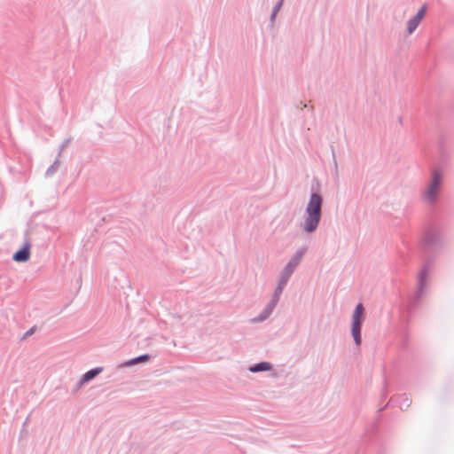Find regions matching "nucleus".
Returning <instances> with one entry per match:
<instances>
[{"instance_id":"obj_6","label":"nucleus","mask_w":454,"mask_h":454,"mask_svg":"<svg viewBox=\"0 0 454 454\" xmlns=\"http://www.w3.org/2000/svg\"><path fill=\"white\" fill-rule=\"evenodd\" d=\"M426 11H427V8L425 5H423L419 11L418 12V13L412 17L411 19H410L407 22V29H408V34L411 35V33H413V31L418 27V26L419 25V23L422 21V20L424 19L425 17V14H426Z\"/></svg>"},{"instance_id":"obj_4","label":"nucleus","mask_w":454,"mask_h":454,"mask_svg":"<svg viewBox=\"0 0 454 454\" xmlns=\"http://www.w3.org/2000/svg\"><path fill=\"white\" fill-rule=\"evenodd\" d=\"M301 256H302V253L301 252L298 253L291 259L289 263L286 266L284 272H283V277L280 280V284L278 286L279 291H281L282 286L286 285L287 278L293 273L294 268L299 264Z\"/></svg>"},{"instance_id":"obj_9","label":"nucleus","mask_w":454,"mask_h":454,"mask_svg":"<svg viewBox=\"0 0 454 454\" xmlns=\"http://www.w3.org/2000/svg\"><path fill=\"white\" fill-rule=\"evenodd\" d=\"M102 371L101 368H95V369H92L89 372H87L84 375H83V378H82V381L83 382H87V381H90V380H92L94 377H96L100 372Z\"/></svg>"},{"instance_id":"obj_5","label":"nucleus","mask_w":454,"mask_h":454,"mask_svg":"<svg viewBox=\"0 0 454 454\" xmlns=\"http://www.w3.org/2000/svg\"><path fill=\"white\" fill-rule=\"evenodd\" d=\"M24 236L25 239L21 248L15 252L12 255V259L15 262H25L28 261V239L27 238L28 236V229L25 231Z\"/></svg>"},{"instance_id":"obj_1","label":"nucleus","mask_w":454,"mask_h":454,"mask_svg":"<svg viewBox=\"0 0 454 454\" xmlns=\"http://www.w3.org/2000/svg\"><path fill=\"white\" fill-rule=\"evenodd\" d=\"M322 197L317 193H312L306 207V219L304 230L307 232H313L321 218Z\"/></svg>"},{"instance_id":"obj_2","label":"nucleus","mask_w":454,"mask_h":454,"mask_svg":"<svg viewBox=\"0 0 454 454\" xmlns=\"http://www.w3.org/2000/svg\"><path fill=\"white\" fill-rule=\"evenodd\" d=\"M442 182V176L440 171L434 170L432 174V179L427 187L425 199L429 202L435 201Z\"/></svg>"},{"instance_id":"obj_3","label":"nucleus","mask_w":454,"mask_h":454,"mask_svg":"<svg viewBox=\"0 0 454 454\" xmlns=\"http://www.w3.org/2000/svg\"><path fill=\"white\" fill-rule=\"evenodd\" d=\"M364 307L362 303H358L355 309L353 314V323H352V335L354 337L355 342L356 345H360L361 343V325L364 319Z\"/></svg>"},{"instance_id":"obj_11","label":"nucleus","mask_w":454,"mask_h":454,"mask_svg":"<svg viewBox=\"0 0 454 454\" xmlns=\"http://www.w3.org/2000/svg\"><path fill=\"white\" fill-rule=\"evenodd\" d=\"M28 338V331L25 332L21 337V340H26Z\"/></svg>"},{"instance_id":"obj_10","label":"nucleus","mask_w":454,"mask_h":454,"mask_svg":"<svg viewBox=\"0 0 454 454\" xmlns=\"http://www.w3.org/2000/svg\"><path fill=\"white\" fill-rule=\"evenodd\" d=\"M147 359H148V356L144 355V356H138V357L135 358L129 364H137V363H140V362L146 361Z\"/></svg>"},{"instance_id":"obj_7","label":"nucleus","mask_w":454,"mask_h":454,"mask_svg":"<svg viewBox=\"0 0 454 454\" xmlns=\"http://www.w3.org/2000/svg\"><path fill=\"white\" fill-rule=\"evenodd\" d=\"M28 422V415L26 417L24 422H23V425H22V428L20 430V439H19V442L21 445H26L27 444V423Z\"/></svg>"},{"instance_id":"obj_8","label":"nucleus","mask_w":454,"mask_h":454,"mask_svg":"<svg viewBox=\"0 0 454 454\" xmlns=\"http://www.w3.org/2000/svg\"><path fill=\"white\" fill-rule=\"evenodd\" d=\"M270 368H271V366L269 363L262 362V363H260V364L254 365V367H251L250 371L253 372H262V371H269V370H270Z\"/></svg>"}]
</instances>
